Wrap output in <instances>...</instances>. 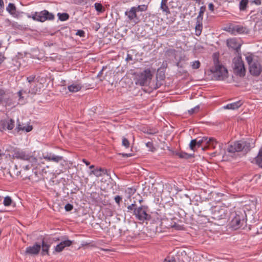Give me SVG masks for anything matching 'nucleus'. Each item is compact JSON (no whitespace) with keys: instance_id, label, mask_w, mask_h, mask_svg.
Instances as JSON below:
<instances>
[{"instance_id":"obj_12","label":"nucleus","mask_w":262,"mask_h":262,"mask_svg":"<svg viewBox=\"0 0 262 262\" xmlns=\"http://www.w3.org/2000/svg\"><path fill=\"white\" fill-rule=\"evenodd\" d=\"M261 71V66L257 61H254L252 64L249 66V72L253 76H259L260 74Z\"/></svg>"},{"instance_id":"obj_27","label":"nucleus","mask_w":262,"mask_h":262,"mask_svg":"<svg viewBox=\"0 0 262 262\" xmlns=\"http://www.w3.org/2000/svg\"><path fill=\"white\" fill-rule=\"evenodd\" d=\"M68 90L71 92H77L81 90L82 86L79 84H72L68 87Z\"/></svg>"},{"instance_id":"obj_37","label":"nucleus","mask_w":262,"mask_h":262,"mask_svg":"<svg viewBox=\"0 0 262 262\" xmlns=\"http://www.w3.org/2000/svg\"><path fill=\"white\" fill-rule=\"evenodd\" d=\"M160 69L158 70V73L157 74V79L159 78L160 81H164L165 78V73L162 71H160Z\"/></svg>"},{"instance_id":"obj_16","label":"nucleus","mask_w":262,"mask_h":262,"mask_svg":"<svg viewBox=\"0 0 262 262\" xmlns=\"http://www.w3.org/2000/svg\"><path fill=\"white\" fill-rule=\"evenodd\" d=\"M38 171L36 169H33L31 174H24L21 176L23 180L29 179L32 181H37L39 180V176H38Z\"/></svg>"},{"instance_id":"obj_4","label":"nucleus","mask_w":262,"mask_h":262,"mask_svg":"<svg viewBox=\"0 0 262 262\" xmlns=\"http://www.w3.org/2000/svg\"><path fill=\"white\" fill-rule=\"evenodd\" d=\"M27 16L29 18H32L33 20L43 23L46 20H53L55 18L54 15L47 10H43L40 12H35L30 14H27Z\"/></svg>"},{"instance_id":"obj_17","label":"nucleus","mask_w":262,"mask_h":262,"mask_svg":"<svg viewBox=\"0 0 262 262\" xmlns=\"http://www.w3.org/2000/svg\"><path fill=\"white\" fill-rule=\"evenodd\" d=\"M227 46L234 50L237 53L241 51V45L238 44L234 39H231L227 40Z\"/></svg>"},{"instance_id":"obj_33","label":"nucleus","mask_w":262,"mask_h":262,"mask_svg":"<svg viewBox=\"0 0 262 262\" xmlns=\"http://www.w3.org/2000/svg\"><path fill=\"white\" fill-rule=\"evenodd\" d=\"M205 10H206L205 7H204V6L201 7V8L200 9L199 15L198 16V17L196 18V20H198V21H202L203 18V15H204V13Z\"/></svg>"},{"instance_id":"obj_10","label":"nucleus","mask_w":262,"mask_h":262,"mask_svg":"<svg viewBox=\"0 0 262 262\" xmlns=\"http://www.w3.org/2000/svg\"><path fill=\"white\" fill-rule=\"evenodd\" d=\"M225 30L234 35L237 34H246L249 32V30L247 28L241 25H234L233 24L229 25L225 29Z\"/></svg>"},{"instance_id":"obj_56","label":"nucleus","mask_w":262,"mask_h":262,"mask_svg":"<svg viewBox=\"0 0 262 262\" xmlns=\"http://www.w3.org/2000/svg\"><path fill=\"white\" fill-rule=\"evenodd\" d=\"M162 84V83L161 82V81L158 80L157 79V81L156 83V85L154 86L155 89H157L159 88L161 86V85Z\"/></svg>"},{"instance_id":"obj_61","label":"nucleus","mask_w":262,"mask_h":262,"mask_svg":"<svg viewBox=\"0 0 262 262\" xmlns=\"http://www.w3.org/2000/svg\"><path fill=\"white\" fill-rule=\"evenodd\" d=\"M106 68L105 67H103L102 70L99 72L97 75V77L100 78L102 76L103 70Z\"/></svg>"},{"instance_id":"obj_43","label":"nucleus","mask_w":262,"mask_h":262,"mask_svg":"<svg viewBox=\"0 0 262 262\" xmlns=\"http://www.w3.org/2000/svg\"><path fill=\"white\" fill-rule=\"evenodd\" d=\"M7 94H6V92L4 90L0 89V104L3 103V100L5 96H7Z\"/></svg>"},{"instance_id":"obj_24","label":"nucleus","mask_w":262,"mask_h":262,"mask_svg":"<svg viewBox=\"0 0 262 262\" xmlns=\"http://www.w3.org/2000/svg\"><path fill=\"white\" fill-rule=\"evenodd\" d=\"M6 10L13 16H18V14L16 13V8L14 4L9 3L6 8Z\"/></svg>"},{"instance_id":"obj_49","label":"nucleus","mask_w":262,"mask_h":262,"mask_svg":"<svg viewBox=\"0 0 262 262\" xmlns=\"http://www.w3.org/2000/svg\"><path fill=\"white\" fill-rule=\"evenodd\" d=\"M76 35L79 36L81 37H84L85 33L82 30H78L76 33Z\"/></svg>"},{"instance_id":"obj_22","label":"nucleus","mask_w":262,"mask_h":262,"mask_svg":"<svg viewBox=\"0 0 262 262\" xmlns=\"http://www.w3.org/2000/svg\"><path fill=\"white\" fill-rule=\"evenodd\" d=\"M33 129V127L32 125L25 126H23V125L21 124L20 122L19 121V119L17 120V126L16 127L15 130L19 132L20 131L25 130L26 132H29L31 131Z\"/></svg>"},{"instance_id":"obj_36","label":"nucleus","mask_w":262,"mask_h":262,"mask_svg":"<svg viewBox=\"0 0 262 262\" xmlns=\"http://www.w3.org/2000/svg\"><path fill=\"white\" fill-rule=\"evenodd\" d=\"M14 120L12 119L7 120V129L12 130L14 127Z\"/></svg>"},{"instance_id":"obj_35","label":"nucleus","mask_w":262,"mask_h":262,"mask_svg":"<svg viewBox=\"0 0 262 262\" xmlns=\"http://www.w3.org/2000/svg\"><path fill=\"white\" fill-rule=\"evenodd\" d=\"M160 8L166 15L170 13L169 9L167 5V3L161 2Z\"/></svg>"},{"instance_id":"obj_20","label":"nucleus","mask_w":262,"mask_h":262,"mask_svg":"<svg viewBox=\"0 0 262 262\" xmlns=\"http://www.w3.org/2000/svg\"><path fill=\"white\" fill-rule=\"evenodd\" d=\"M202 145L203 144L202 143L201 140H200L199 138L198 137L190 141L189 144V147L191 150L194 151L196 148L201 147L202 146Z\"/></svg>"},{"instance_id":"obj_28","label":"nucleus","mask_w":262,"mask_h":262,"mask_svg":"<svg viewBox=\"0 0 262 262\" xmlns=\"http://www.w3.org/2000/svg\"><path fill=\"white\" fill-rule=\"evenodd\" d=\"M203 28L202 21L196 20L195 25V35L196 36H200L202 33Z\"/></svg>"},{"instance_id":"obj_50","label":"nucleus","mask_w":262,"mask_h":262,"mask_svg":"<svg viewBox=\"0 0 262 262\" xmlns=\"http://www.w3.org/2000/svg\"><path fill=\"white\" fill-rule=\"evenodd\" d=\"M199 108H200V107H199V105L196 106L194 108H191V110H189L188 111V113L190 115H192L193 114H194V113H196V112H198L199 111Z\"/></svg>"},{"instance_id":"obj_14","label":"nucleus","mask_w":262,"mask_h":262,"mask_svg":"<svg viewBox=\"0 0 262 262\" xmlns=\"http://www.w3.org/2000/svg\"><path fill=\"white\" fill-rule=\"evenodd\" d=\"M40 249L41 245L36 243L33 246L28 247L26 249L25 253L30 255H37Z\"/></svg>"},{"instance_id":"obj_21","label":"nucleus","mask_w":262,"mask_h":262,"mask_svg":"<svg viewBox=\"0 0 262 262\" xmlns=\"http://www.w3.org/2000/svg\"><path fill=\"white\" fill-rule=\"evenodd\" d=\"M243 104L242 100H239L236 102L229 103L224 106L225 109L236 110L240 107Z\"/></svg>"},{"instance_id":"obj_23","label":"nucleus","mask_w":262,"mask_h":262,"mask_svg":"<svg viewBox=\"0 0 262 262\" xmlns=\"http://www.w3.org/2000/svg\"><path fill=\"white\" fill-rule=\"evenodd\" d=\"M102 171H105L106 173L107 172V169L100 167V168H96V169H94L93 170H92L89 172V175L91 176L92 174L95 175L97 177H100L102 176Z\"/></svg>"},{"instance_id":"obj_2","label":"nucleus","mask_w":262,"mask_h":262,"mask_svg":"<svg viewBox=\"0 0 262 262\" xmlns=\"http://www.w3.org/2000/svg\"><path fill=\"white\" fill-rule=\"evenodd\" d=\"M214 66L210 69L211 72L213 74L215 80H221L228 77L227 69L223 65L220 64L219 57L215 54L213 55Z\"/></svg>"},{"instance_id":"obj_63","label":"nucleus","mask_w":262,"mask_h":262,"mask_svg":"<svg viewBox=\"0 0 262 262\" xmlns=\"http://www.w3.org/2000/svg\"><path fill=\"white\" fill-rule=\"evenodd\" d=\"M214 5L212 3H210L209 4L208 8L210 10L213 11L214 10Z\"/></svg>"},{"instance_id":"obj_59","label":"nucleus","mask_w":262,"mask_h":262,"mask_svg":"<svg viewBox=\"0 0 262 262\" xmlns=\"http://www.w3.org/2000/svg\"><path fill=\"white\" fill-rule=\"evenodd\" d=\"M138 7H140V9H137V11H143L146 10V6L145 5L139 6Z\"/></svg>"},{"instance_id":"obj_31","label":"nucleus","mask_w":262,"mask_h":262,"mask_svg":"<svg viewBox=\"0 0 262 262\" xmlns=\"http://www.w3.org/2000/svg\"><path fill=\"white\" fill-rule=\"evenodd\" d=\"M33 166H32V163H31V165L29 164L26 165L23 167V169L20 170V171H16V174L17 176L20 175L21 173H23V174L21 176H23L24 174H27L26 171L31 169V168Z\"/></svg>"},{"instance_id":"obj_46","label":"nucleus","mask_w":262,"mask_h":262,"mask_svg":"<svg viewBox=\"0 0 262 262\" xmlns=\"http://www.w3.org/2000/svg\"><path fill=\"white\" fill-rule=\"evenodd\" d=\"M146 146L149 149V150L154 152L156 150V148L154 146L153 143L152 142H148L146 143Z\"/></svg>"},{"instance_id":"obj_47","label":"nucleus","mask_w":262,"mask_h":262,"mask_svg":"<svg viewBox=\"0 0 262 262\" xmlns=\"http://www.w3.org/2000/svg\"><path fill=\"white\" fill-rule=\"evenodd\" d=\"M163 262H176V259L173 256H167L163 260Z\"/></svg>"},{"instance_id":"obj_13","label":"nucleus","mask_w":262,"mask_h":262,"mask_svg":"<svg viewBox=\"0 0 262 262\" xmlns=\"http://www.w3.org/2000/svg\"><path fill=\"white\" fill-rule=\"evenodd\" d=\"M64 239L55 247V251L57 252L62 251L65 247H69L73 244V241L67 239L66 236L62 238Z\"/></svg>"},{"instance_id":"obj_58","label":"nucleus","mask_w":262,"mask_h":262,"mask_svg":"<svg viewBox=\"0 0 262 262\" xmlns=\"http://www.w3.org/2000/svg\"><path fill=\"white\" fill-rule=\"evenodd\" d=\"M120 155H121L123 157H130L133 156V154L131 153L129 154H124V153H120L119 154Z\"/></svg>"},{"instance_id":"obj_51","label":"nucleus","mask_w":262,"mask_h":262,"mask_svg":"<svg viewBox=\"0 0 262 262\" xmlns=\"http://www.w3.org/2000/svg\"><path fill=\"white\" fill-rule=\"evenodd\" d=\"M136 191V189L134 188H128L126 192L129 195L134 194Z\"/></svg>"},{"instance_id":"obj_15","label":"nucleus","mask_w":262,"mask_h":262,"mask_svg":"<svg viewBox=\"0 0 262 262\" xmlns=\"http://www.w3.org/2000/svg\"><path fill=\"white\" fill-rule=\"evenodd\" d=\"M51 246V243L48 242V239L43 237L41 241V254L43 256L45 255H49V250Z\"/></svg>"},{"instance_id":"obj_8","label":"nucleus","mask_w":262,"mask_h":262,"mask_svg":"<svg viewBox=\"0 0 262 262\" xmlns=\"http://www.w3.org/2000/svg\"><path fill=\"white\" fill-rule=\"evenodd\" d=\"M210 210L211 213V217L215 220H220L225 219L227 214V210L225 208L220 206H212Z\"/></svg>"},{"instance_id":"obj_60","label":"nucleus","mask_w":262,"mask_h":262,"mask_svg":"<svg viewBox=\"0 0 262 262\" xmlns=\"http://www.w3.org/2000/svg\"><path fill=\"white\" fill-rule=\"evenodd\" d=\"M4 9V4L3 0H0V11H3Z\"/></svg>"},{"instance_id":"obj_32","label":"nucleus","mask_w":262,"mask_h":262,"mask_svg":"<svg viewBox=\"0 0 262 262\" xmlns=\"http://www.w3.org/2000/svg\"><path fill=\"white\" fill-rule=\"evenodd\" d=\"M137 207L138 206L136 203V202L134 201V203H132L131 205H128L127 207V211L132 213L133 214V215H134V214L135 213V209H137Z\"/></svg>"},{"instance_id":"obj_64","label":"nucleus","mask_w":262,"mask_h":262,"mask_svg":"<svg viewBox=\"0 0 262 262\" xmlns=\"http://www.w3.org/2000/svg\"><path fill=\"white\" fill-rule=\"evenodd\" d=\"M5 58L4 55L2 53H0V64L3 62Z\"/></svg>"},{"instance_id":"obj_57","label":"nucleus","mask_w":262,"mask_h":262,"mask_svg":"<svg viewBox=\"0 0 262 262\" xmlns=\"http://www.w3.org/2000/svg\"><path fill=\"white\" fill-rule=\"evenodd\" d=\"M251 4H255L256 5H260L261 4V0H253L250 1Z\"/></svg>"},{"instance_id":"obj_29","label":"nucleus","mask_w":262,"mask_h":262,"mask_svg":"<svg viewBox=\"0 0 262 262\" xmlns=\"http://www.w3.org/2000/svg\"><path fill=\"white\" fill-rule=\"evenodd\" d=\"M248 3V0H241L239 4V9L240 11H245L247 8Z\"/></svg>"},{"instance_id":"obj_9","label":"nucleus","mask_w":262,"mask_h":262,"mask_svg":"<svg viewBox=\"0 0 262 262\" xmlns=\"http://www.w3.org/2000/svg\"><path fill=\"white\" fill-rule=\"evenodd\" d=\"M234 73L236 75L240 77H244L245 75L246 69L244 66V61L242 60L241 56L237 59H234Z\"/></svg>"},{"instance_id":"obj_48","label":"nucleus","mask_w":262,"mask_h":262,"mask_svg":"<svg viewBox=\"0 0 262 262\" xmlns=\"http://www.w3.org/2000/svg\"><path fill=\"white\" fill-rule=\"evenodd\" d=\"M3 102L5 103L6 105H10L11 104V99L10 98V97L7 95L5 97Z\"/></svg>"},{"instance_id":"obj_55","label":"nucleus","mask_w":262,"mask_h":262,"mask_svg":"<svg viewBox=\"0 0 262 262\" xmlns=\"http://www.w3.org/2000/svg\"><path fill=\"white\" fill-rule=\"evenodd\" d=\"M25 90V89H21L20 90H19L18 92H17V95L19 97V99L20 100V99H24V97L23 96V94H24V91Z\"/></svg>"},{"instance_id":"obj_39","label":"nucleus","mask_w":262,"mask_h":262,"mask_svg":"<svg viewBox=\"0 0 262 262\" xmlns=\"http://www.w3.org/2000/svg\"><path fill=\"white\" fill-rule=\"evenodd\" d=\"M35 78V75H31L29 77H27V80L28 81V83L26 86L31 87L32 84V83L34 82V79Z\"/></svg>"},{"instance_id":"obj_5","label":"nucleus","mask_w":262,"mask_h":262,"mask_svg":"<svg viewBox=\"0 0 262 262\" xmlns=\"http://www.w3.org/2000/svg\"><path fill=\"white\" fill-rule=\"evenodd\" d=\"M246 213L245 211H237L230 222L231 227L235 230L240 228L246 222Z\"/></svg>"},{"instance_id":"obj_25","label":"nucleus","mask_w":262,"mask_h":262,"mask_svg":"<svg viewBox=\"0 0 262 262\" xmlns=\"http://www.w3.org/2000/svg\"><path fill=\"white\" fill-rule=\"evenodd\" d=\"M253 161L259 167L262 168V147L259 150L258 155Z\"/></svg>"},{"instance_id":"obj_19","label":"nucleus","mask_w":262,"mask_h":262,"mask_svg":"<svg viewBox=\"0 0 262 262\" xmlns=\"http://www.w3.org/2000/svg\"><path fill=\"white\" fill-rule=\"evenodd\" d=\"M43 157L45 159H46L48 161H52L55 162H59L63 159L62 156H56L52 153L47 154V155H43Z\"/></svg>"},{"instance_id":"obj_3","label":"nucleus","mask_w":262,"mask_h":262,"mask_svg":"<svg viewBox=\"0 0 262 262\" xmlns=\"http://www.w3.org/2000/svg\"><path fill=\"white\" fill-rule=\"evenodd\" d=\"M12 153L13 158L28 161L32 163V166H35L37 164V159L28 151L15 148L13 150Z\"/></svg>"},{"instance_id":"obj_18","label":"nucleus","mask_w":262,"mask_h":262,"mask_svg":"<svg viewBox=\"0 0 262 262\" xmlns=\"http://www.w3.org/2000/svg\"><path fill=\"white\" fill-rule=\"evenodd\" d=\"M140 9V7H132L129 11H126L125 13V15L127 16L129 20H132L133 19L137 18L136 12L137 9Z\"/></svg>"},{"instance_id":"obj_62","label":"nucleus","mask_w":262,"mask_h":262,"mask_svg":"<svg viewBox=\"0 0 262 262\" xmlns=\"http://www.w3.org/2000/svg\"><path fill=\"white\" fill-rule=\"evenodd\" d=\"M132 60H133L132 55H131L130 54H128L127 55V57L126 58V60L128 61Z\"/></svg>"},{"instance_id":"obj_34","label":"nucleus","mask_w":262,"mask_h":262,"mask_svg":"<svg viewBox=\"0 0 262 262\" xmlns=\"http://www.w3.org/2000/svg\"><path fill=\"white\" fill-rule=\"evenodd\" d=\"M58 19L61 21H66L69 18V15L67 13H58L57 14Z\"/></svg>"},{"instance_id":"obj_1","label":"nucleus","mask_w":262,"mask_h":262,"mask_svg":"<svg viewBox=\"0 0 262 262\" xmlns=\"http://www.w3.org/2000/svg\"><path fill=\"white\" fill-rule=\"evenodd\" d=\"M253 145L252 139H249L246 141H237L234 142L233 144L230 145L227 150L231 153L242 151L245 154H247L254 147V145L252 146Z\"/></svg>"},{"instance_id":"obj_42","label":"nucleus","mask_w":262,"mask_h":262,"mask_svg":"<svg viewBox=\"0 0 262 262\" xmlns=\"http://www.w3.org/2000/svg\"><path fill=\"white\" fill-rule=\"evenodd\" d=\"M176 50L174 49H168L165 53L167 56H173L176 55Z\"/></svg>"},{"instance_id":"obj_41","label":"nucleus","mask_w":262,"mask_h":262,"mask_svg":"<svg viewBox=\"0 0 262 262\" xmlns=\"http://www.w3.org/2000/svg\"><path fill=\"white\" fill-rule=\"evenodd\" d=\"M7 120H2L0 121V132H3L7 128Z\"/></svg>"},{"instance_id":"obj_40","label":"nucleus","mask_w":262,"mask_h":262,"mask_svg":"<svg viewBox=\"0 0 262 262\" xmlns=\"http://www.w3.org/2000/svg\"><path fill=\"white\" fill-rule=\"evenodd\" d=\"M95 8L97 11L98 12H103L104 11V9L103 8L102 5L100 3H96L95 4Z\"/></svg>"},{"instance_id":"obj_44","label":"nucleus","mask_w":262,"mask_h":262,"mask_svg":"<svg viewBox=\"0 0 262 262\" xmlns=\"http://www.w3.org/2000/svg\"><path fill=\"white\" fill-rule=\"evenodd\" d=\"M122 144L126 148H129L130 146V143L128 140L125 137H123L122 138Z\"/></svg>"},{"instance_id":"obj_7","label":"nucleus","mask_w":262,"mask_h":262,"mask_svg":"<svg viewBox=\"0 0 262 262\" xmlns=\"http://www.w3.org/2000/svg\"><path fill=\"white\" fill-rule=\"evenodd\" d=\"M152 74L150 69H145L137 75V82L142 86L146 85L152 79Z\"/></svg>"},{"instance_id":"obj_38","label":"nucleus","mask_w":262,"mask_h":262,"mask_svg":"<svg viewBox=\"0 0 262 262\" xmlns=\"http://www.w3.org/2000/svg\"><path fill=\"white\" fill-rule=\"evenodd\" d=\"M12 203V200L10 196H7L4 198L3 204L5 206H10Z\"/></svg>"},{"instance_id":"obj_45","label":"nucleus","mask_w":262,"mask_h":262,"mask_svg":"<svg viewBox=\"0 0 262 262\" xmlns=\"http://www.w3.org/2000/svg\"><path fill=\"white\" fill-rule=\"evenodd\" d=\"M201 66V63L199 60H195L191 63V67L193 69H198Z\"/></svg>"},{"instance_id":"obj_30","label":"nucleus","mask_w":262,"mask_h":262,"mask_svg":"<svg viewBox=\"0 0 262 262\" xmlns=\"http://www.w3.org/2000/svg\"><path fill=\"white\" fill-rule=\"evenodd\" d=\"M176 155L178 156L181 159H188L192 157V156L190 154H188L185 152H176Z\"/></svg>"},{"instance_id":"obj_11","label":"nucleus","mask_w":262,"mask_h":262,"mask_svg":"<svg viewBox=\"0 0 262 262\" xmlns=\"http://www.w3.org/2000/svg\"><path fill=\"white\" fill-rule=\"evenodd\" d=\"M199 138L203 144L205 143L206 146L202 148L203 150H205V148L206 147H212V148H215V146L217 143V142L213 138H208L207 137H199Z\"/></svg>"},{"instance_id":"obj_26","label":"nucleus","mask_w":262,"mask_h":262,"mask_svg":"<svg viewBox=\"0 0 262 262\" xmlns=\"http://www.w3.org/2000/svg\"><path fill=\"white\" fill-rule=\"evenodd\" d=\"M33 84L31 85L32 86ZM37 92V88L36 85H34L33 87L25 86V90L24 91V94H31L32 95H36Z\"/></svg>"},{"instance_id":"obj_52","label":"nucleus","mask_w":262,"mask_h":262,"mask_svg":"<svg viewBox=\"0 0 262 262\" xmlns=\"http://www.w3.org/2000/svg\"><path fill=\"white\" fill-rule=\"evenodd\" d=\"M115 202L119 206L121 202L122 201V198L120 195H116L114 198Z\"/></svg>"},{"instance_id":"obj_53","label":"nucleus","mask_w":262,"mask_h":262,"mask_svg":"<svg viewBox=\"0 0 262 262\" xmlns=\"http://www.w3.org/2000/svg\"><path fill=\"white\" fill-rule=\"evenodd\" d=\"M64 208L67 211H70L73 209V206L70 203H68L65 205Z\"/></svg>"},{"instance_id":"obj_6","label":"nucleus","mask_w":262,"mask_h":262,"mask_svg":"<svg viewBox=\"0 0 262 262\" xmlns=\"http://www.w3.org/2000/svg\"><path fill=\"white\" fill-rule=\"evenodd\" d=\"M148 206L141 205L135 209L134 215L137 220L143 222L145 221H150L151 215L148 213Z\"/></svg>"},{"instance_id":"obj_54","label":"nucleus","mask_w":262,"mask_h":262,"mask_svg":"<svg viewBox=\"0 0 262 262\" xmlns=\"http://www.w3.org/2000/svg\"><path fill=\"white\" fill-rule=\"evenodd\" d=\"M246 59L247 62H248L249 66H250V64H251L253 63V57L251 55L247 56L246 58Z\"/></svg>"}]
</instances>
